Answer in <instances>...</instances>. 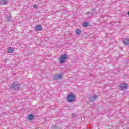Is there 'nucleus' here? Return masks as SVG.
<instances>
[{"instance_id":"f257e3e1","label":"nucleus","mask_w":129,"mask_h":129,"mask_svg":"<svg viewBox=\"0 0 129 129\" xmlns=\"http://www.w3.org/2000/svg\"><path fill=\"white\" fill-rule=\"evenodd\" d=\"M76 100V97L73 94H69L67 97L66 101L68 102H74Z\"/></svg>"},{"instance_id":"f03ea898","label":"nucleus","mask_w":129,"mask_h":129,"mask_svg":"<svg viewBox=\"0 0 129 129\" xmlns=\"http://www.w3.org/2000/svg\"><path fill=\"white\" fill-rule=\"evenodd\" d=\"M67 59H68V55H67L66 54H63L60 56L59 59L60 64H61V65L65 64V63H66V60H67Z\"/></svg>"},{"instance_id":"7ed1b4c3","label":"nucleus","mask_w":129,"mask_h":129,"mask_svg":"<svg viewBox=\"0 0 129 129\" xmlns=\"http://www.w3.org/2000/svg\"><path fill=\"white\" fill-rule=\"evenodd\" d=\"M11 89L13 90H19L20 89V84L17 81L14 82L11 85Z\"/></svg>"},{"instance_id":"20e7f679","label":"nucleus","mask_w":129,"mask_h":129,"mask_svg":"<svg viewBox=\"0 0 129 129\" xmlns=\"http://www.w3.org/2000/svg\"><path fill=\"white\" fill-rule=\"evenodd\" d=\"M128 88V85L126 83H123L120 86L121 90H126Z\"/></svg>"},{"instance_id":"39448f33","label":"nucleus","mask_w":129,"mask_h":129,"mask_svg":"<svg viewBox=\"0 0 129 129\" xmlns=\"http://www.w3.org/2000/svg\"><path fill=\"white\" fill-rule=\"evenodd\" d=\"M97 98H98V96L97 95H92L89 98V101L90 102H94V101H95Z\"/></svg>"},{"instance_id":"423d86ee","label":"nucleus","mask_w":129,"mask_h":129,"mask_svg":"<svg viewBox=\"0 0 129 129\" xmlns=\"http://www.w3.org/2000/svg\"><path fill=\"white\" fill-rule=\"evenodd\" d=\"M54 79L55 80H59V79H62L63 77L62 76V74H57L54 75Z\"/></svg>"},{"instance_id":"0eeeda50","label":"nucleus","mask_w":129,"mask_h":129,"mask_svg":"<svg viewBox=\"0 0 129 129\" xmlns=\"http://www.w3.org/2000/svg\"><path fill=\"white\" fill-rule=\"evenodd\" d=\"M124 45L126 46V47H127L129 45V38L126 37L124 38V41H123Z\"/></svg>"},{"instance_id":"6e6552de","label":"nucleus","mask_w":129,"mask_h":129,"mask_svg":"<svg viewBox=\"0 0 129 129\" xmlns=\"http://www.w3.org/2000/svg\"><path fill=\"white\" fill-rule=\"evenodd\" d=\"M95 11H96V9L93 8L92 10V11L91 12L88 11L87 12V15H89V14H90V15H92V16H93V15H95Z\"/></svg>"},{"instance_id":"1a4fd4ad","label":"nucleus","mask_w":129,"mask_h":129,"mask_svg":"<svg viewBox=\"0 0 129 129\" xmlns=\"http://www.w3.org/2000/svg\"><path fill=\"white\" fill-rule=\"evenodd\" d=\"M28 120L30 121L33 120V119L35 118V115H33V114H30L28 115Z\"/></svg>"},{"instance_id":"9d476101","label":"nucleus","mask_w":129,"mask_h":129,"mask_svg":"<svg viewBox=\"0 0 129 129\" xmlns=\"http://www.w3.org/2000/svg\"><path fill=\"white\" fill-rule=\"evenodd\" d=\"M14 51H15L14 48H13L11 47H9L8 50H7V52L9 54H12V53H14Z\"/></svg>"},{"instance_id":"9b49d317","label":"nucleus","mask_w":129,"mask_h":129,"mask_svg":"<svg viewBox=\"0 0 129 129\" xmlns=\"http://www.w3.org/2000/svg\"><path fill=\"white\" fill-rule=\"evenodd\" d=\"M8 2H9V0H0V4L7 5V4H8Z\"/></svg>"},{"instance_id":"f8f14e48","label":"nucleus","mask_w":129,"mask_h":129,"mask_svg":"<svg viewBox=\"0 0 129 129\" xmlns=\"http://www.w3.org/2000/svg\"><path fill=\"white\" fill-rule=\"evenodd\" d=\"M6 19L7 22H11V21H13V19H12V17H11V16H10L9 15L6 16Z\"/></svg>"},{"instance_id":"ddd939ff","label":"nucleus","mask_w":129,"mask_h":129,"mask_svg":"<svg viewBox=\"0 0 129 129\" xmlns=\"http://www.w3.org/2000/svg\"><path fill=\"white\" fill-rule=\"evenodd\" d=\"M36 29L37 31H41L42 30V26L41 25H37Z\"/></svg>"},{"instance_id":"4468645a","label":"nucleus","mask_w":129,"mask_h":129,"mask_svg":"<svg viewBox=\"0 0 129 129\" xmlns=\"http://www.w3.org/2000/svg\"><path fill=\"white\" fill-rule=\"evenodd\" d=\"M76 35H80V34H81V30L80 29H77L76 30Z\"/></svg>"},{"instance_id":"2eb2a0df","label":"nucleus","mask_w":129,"mask_h":129,"mask_svg":"<svg viewBox=\"0 0 129 129\" xmlns=\"http://www.w3.org/2000/svg\"><path fill=\"white\" fill-rule=\"evenodd\" d=\"M89 24V23H88V22H85L82 23V26L83 27H88Z\"/></svg>"},{"instance_id":"dca6fc26","label":"nucleus","mask_w":129,"mask_h":129,"mask_svg":"<svg viewBox=\"0 0 129 129\" xmlns=\"http://www.w3.org/2000/svg\"><path fill=\"white\" fill-rule=\"evenodd\" d=\"M34 8H35V9H38V5L37 4H35L34 5Z\"/></svg>"},{"instance_id":"f3484780","label":"nucleus","mask_w":129,"mask_h":129,"mask_svg":"<svg viewBox=\"0 0 129 129\" xmlns=\"http://www.w3.org/2000/svg\"><path fill=\"white\" fill-rule=\"evenodd\" d=\"M52 129H58V127L56 126H53L52 127Z\"/></svg>"},{"instance_id":"a211bd4d","label":"nucleus","mask_w":129,"mask_h":129,"mask_svg":"<svg viewBox=\"0 0 129 129\" xmlns=\"http://www.w3.org/2000/svg\"><path fill=\"white\" fill-rule=\"evenodd\" d=\"M7 61H8V60H7V59L5 60H4V62H5V63H7Z\"/></svg>"}]
</instances>
